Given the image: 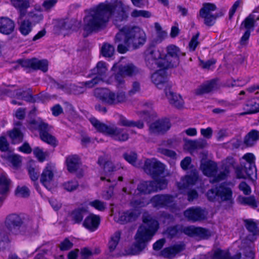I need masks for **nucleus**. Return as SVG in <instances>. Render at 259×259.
I'll return each instance as SVG.
<instances>
[{
	"label": "nucleus",
	"instance_id": "052dcab7",
	"mask_svg": "<svg viewBox=\"0 0 259 259\" xmlns=\"http://www.w3.org/2000/svg\"><path fill=\"white\" fill-rule=\"evenodd\" d=\"M89 204L100 211H103L106 208V204L99 200L91 201L90 202Z\"/></svg>",
	"mask_w": 259,
	"mask_h": 259
},
{
	"label": "nucleus",
	"instance_id": "f03ea898",
	"mask_svg": "<svg viewBox=\"0 0 259 259\" xmlns=\"http://www.w3.org/2000/svg\"><path fill=\"white\" fill-rule=\"evenodd\" d=\"M116 38L117 41L123 42L118 45V52L124 54L130 48L135 50L143 46L146 41V35L144 31L138 26L126 25L119 28Z\"/></svg>",
	"mask_w": 259,
	"mask_h": 259
},
{
	"label": "nucleus",
	"instance_id": "ea45409f",
	"mask_svg": "<svg viewBox=\"0 0 259 259\" xmlns=\"http://www.w3.org/2000/svg\"><path fill=\"white\" fill-rule=\"evenodd\" d=\"M11 181L9 179L7 175L3 172L0 175V194H7L10 190Z\"/></svg>",
	"mask_w": 259,
	"mask_h": 259
},
{
	"label": "nucleus",
	"instance_id": "9d476101",
	"mask_svg": "<svg viewBox=\"0 0 259 259\" xmlns=\"http://www.w3.org/2000/svg\"><path fill=\"white\" fill-rule=\"evenodd\" d=\"M140 70L133 63H128L124 65H119L118 72L114 78V85L117 88L122 89L124 87L123 77L125 76H133L137 75Z\"/></svg>",
	"mask_w": 259,
	"mask_h": 259
},
{
	"label": "nucleus",
	"instance_id": "bf43d9fd",
	"mask_svg": "<svg viewBox=\"0 0 259 259\" xmlns=\"http://www.w3.org/2000/svg\"><path fill=\"white\" fill-rule=\"evenodd\" d=\"M33 152L35 156L40 162L44 161L46 159V156L48 155L47 152H44L42 150L40 149L39 147L34 148Z\"/></svg>",
	"mask_w": 259,
	"mask_h": 259
},
{
	"label": "nucleus",
	"instance_id": "338daca9",
	"mask_svg": "<svg viewBox=\"0 0 259 259\" xmlns=\"http://www.w3.org/2000/svg\"><path fill=\"white\" fill-rule=\"evenodd\" d=\"M178 232V227L173 226L168 228L165 233L168 237L171 238L176 236Z\"/></svg>",
	"mask_w": 259,
	"mask_h": 259
},
{
	"label": "nucleus",
	"instance_id": "5fc2aeb1",
	"mask_svg": "<svg viewBox=\"0 0 259 259\" xmlns=\"http://www.w3.org/2000/svg\"><path fill=\"white\" fill-rule=\"evenodd\" d=\"M78 187V183L75 180L68 181L63 184L64 188L68 192L75 190Z\"/></svg>",
	"mask_w": 259,
	"mask_h": 259
},
{
	"label": "nucleus",
	"instance_id": "f257e3e1",
	"mask_svg": "<svg viewBox=\"0 0 259 259\" xmlns=\"http://www.w3.org/2000/svg\"><path fill=\"white\" fill-rule=\"evenodd\" d=\"M113 11V5L107 2L100 3L87 12L83 21L82 29L87 34L103 28Z\"/></svg>",
	"mask_w": 259,
	"mask_h": 259
},
{
	"label": "nucleus",
	"instance_id": "0eeeda50",
	"mask_svg": "<svg viewBox=\"0 0 259 259\" xmlns=\"http://www.w3.org/2000/svg\"><path fill=\"white\" fill-rule=\"evenodd\" d=\"M51 126L45 122L41 118H37L32 119L29 122L28 128L31 131H38L41 140L44 142L53 146L57 145L55 138L50 134L49 132Z\"/></svg>",
	"mask_w": 259,
	"mask_h": 259
},
{
	"label": "nucleus",
	"instance_id": "a211bd4d",
	"mask_svg": "<svg viewBox=\"0 0 259 259\" xmlns=\"http://www.w3.org/2000/svg\"><path fill=\"white\" fill-rule=\"evenodd\" d=\"M185 217L190 221H200L206 218L205 211L199 207H191L184 211Z\"/></svg>",
	"mask_w": 259,
	"mask_h": 259
},
{
	"label": "nucleus",
	"instance_id": "b1692460",
	"mask_svg": "<svg viewBox=\"0 0 259 259\" xmlns=\"http://www.w3.org/2000/svg\"><path fill=\"white\" fill-rule=\"evenodd\" d=\"M184 249L185 244L184 243L176 244L173 246L165 248L161 251V254L162 256L165 258L171 259L176 254L184 250Z\"/></svg>",
	"mask_w": 259,
	"mask_h": 259
},
{
	"label": "nucleus",
	"instance_id": "3c124183",
	"mask_svg": "<svg viewBox=\"0 0 259 259\" xmlns=\"http://www.w3.org/2000/svg\"><path fill=\"white\" fill-rule=\"evenodd\" d=\"M9 135L12 140L16 142H21L23 139L22 133L17 128H15L12 131H10Z\"/></svg>",
	"mask_w": 259,
	"mask_h": 259
},
{
	"label": "nucleus",
	"instance_id": "f704fd0d",
	"mask_svg": "<svg viewBox=\"0 0 259 259\" xmlns=\"http://www.w3.org/2000/svg\"><path fill=\"white\" fill-rule=\"evenodd\" d=\"M259 141V131L253 129L250 130L244 137L243 143L247 147L254 146Z\"/></svg>",
	"mask_w": 259,
	"mask_h": 259
},
{
	"label": "nucleus",
	"instance_id": "c85d7f7f",
	"mask_svg": "<svg viewBox=\"0 0 259 259\" xmlns=\"http://www.w3.org/2000/svg\"><path fill=\"white\" fill-rule=\"evenodd\" d=\"M198 179L197 171L194 170L189 175L185 176L181 179L178 184V187L180 189L188 188L190 186L193 185Z\"/></svg>",
	"mask_w": 259,
	"mask_h": 259
},
{
	"label": "nucleus",
	"instance_id": "a19ab883",
	"mask_svg": "<svg viewBox=\"0 0 259 259\" xmlns=\"http://www.w3.org/2000/svg\"><path fill=\"white\" fill-rule=\"evenodd\" d=\"M124 158L130 164L136 167H142V163L137 158V154L133 151L127 152L123 154Z\"/></svg>",
	"mask_w": 259,
	"mask_h": 259
},
{
	"label": "nucleus",
	"instance_id": "58836bf2",
	"mask_svg": "<svg viewBox=\"0 0 259 259\" xmlns=\"http://www.w3.org/2000/svg\"><path fill=\"white\" fill-rule=\"evenodd\" d=\"M87 214V210L85 208H78L73 210L71 213V220L73 224H80L82 222L84 216Z\"/></svg>",
	"mask_w": 259,
	"mask_h": 259
},
{
	"label": "nucleus",
	"instance_id": "1a4fd4ad",
	"mask_svg": "<svg viewBox=\"0 0 259 259\" xmlns=\"http://www.w3.org/2000/svg\"><path fill=\"white\" fill-rule=\"evenodd\" d=\"M207 197L208 199L211 201H230L232 198V191L230 188L221 184L208 190L207 193Z\"/></svg>",
	"mask_w": 259,
	"mask_h": 259
},
{
	"label": "nucleus",
	"instance_id": "f3484780",
	"mask_svg": "<svg viewBox=\"0 0 259 259\" xmlns=\"http://www.w3.org/2000/svg\"><path fill=\"white\" fill-rule=\"evenodd\" d=\"M174 197L170 195H156L151 199V203L154 207L158 209L171 206Z\"/></svg>",
	"mask_w": 259,
	"mask_h": 259
},
{
	"label": "nucleus",
	"instance_id": "aec40b11",
	"mask_svg": "<svg viewBox=\"0 0 259 259\" xmlns=\"http://www.w3.org/2000/svg\"><path fill=\"white\" fill-rule=\"evenodd\" d=\"M107 69L106 68V63L104 62L100 61L98 62L93 70L92 75L99 77L100 80L105 82L107 84H111L113 82L111 77L108 78L106 75Z\"/></svg>",
	"mask_w": 259,
	"mask_h": 259
},
{
	"label": "nucleus",
	"instance_id": "a18cd8bd",
	"mask_svg": "<svg viewBox=\"0 0 259 259\" xmlns=\"http://www.w3.org/2000/svg\"><path fill=\"white\" fill-rule=\"evenodd\" d=\"M245 226L247 230L252 234L255 236L258 234L259 230H258L257 224L252 220H244Z\"/></svg>",
	"mask_w": 259,
	"mask_h": 259
},
{
	"label": "nucleus",
	"instance_id": "49530a36",
	"mask_svg": "<svg viewBox=\"0 0 259 259\" xmlns=\"http://www.w3.org/2000/svg\"><path fill=\"white\" fill-rule=\"evenodd\" d=\"M15 85H9L7 88L1 87L0 88V97L3 96H7L10 97H16L17 90L12 89Z\"/></svg>",
	"mask_w": 259,
	"mask_h": 259
},
{
	"label": "nucleus",
	"instance_id": "6e6552de",
	"mask_svg": "<svg viewBox=\"0 0 259 259\" xmlns=\"http://www.w3.org/2000/svg\"><path fill=\"white\" fill-rule=\"evenodd\" d=\"M146 66L151 70L163 68V57L159 51L153 45H150L144 52Z\"/></svg>",
	"mask_w": 259,
	"mask_h": 259
},
{
	"label": "nucleus",
	"instance_id": "e2e57ef3",
	"mask_svg": "<svg viewBox=\"0 0 259 259\" xmlns=\"http://www.w3.org/2000/svg\"><path fill=\"white\" fill-rule=\"evenodd\" d=\"M199 36V33H197L195 35H193L189 42V46L190 48V50L192 51H194L197 45L199 44L198 42V37Z\"/></svg>",
	"mask_w": 259,
	"mask_h": 259
},
{
	"label": "nucleus",
	"instance_id": "cd10ccee",
	"mask_svg": "<svg viewBox=\"0 0 259 259\" xmlns=\"http://www.w3.org/2000/svg\"><path fill=\"white\" fill-rule=\"evenodd\" d=\"M166 68H158L157 70L151 75L152 81L158 88H161L165 83L166 79Z\"/></svg>",
	"mask_w": 259,
	"mask_h": 259
},
{
	"label": "nucleus",
	"instance_id": "603ef678",
	"mask_svg": "<svg viewBox=\"0 0 259 259\" xmlns=\"http://www.w3.org/2000/svg\"><path fill=\"white\" fill-rule=\"evenodd\" d=\"M128 136L121 129L114 128V140L124 141L128 139Z\"/></svg>",
	"mask_w": 259,
	"mask_h": 259
},
{
	"label": "nucleus",
	"instance_id": "2eb2a0df",
	"mask_svg": "<svg viewBox=\"0 0 259 259\" xmlns=\"http://www.w3.org/2000/svg\"><path fill=\"white\" fill-rule=\"evenodd\" d=\"M170 126L171 124L168 119H159L149 124V131L151 134L162 135L169 130Z\"/></svg>",
	"mask_w": 259,
	"mask_h": 259
},
{
	"label": "nucleus",
	"instance_id": "c756f323",
	"mask_svg": "<svg viewBox=\"0 0 259 259\" xmlns=\"http://www.w3.org/2000/svg\"><path fill=\"white\" fill-rule=\"evenodd\" d=\"M166 96L170 104L177 108H180L184 105V101L180 95L174 93L170 89H165Z\"/></svg>",
	"mask_w": 259,
	"mask_h": 259
},
{
	"label": "nucleus",
	"instance_id": "72a5a7b5",
	"mask_svg": "<svg viewBox=\"0 0 259 259\" xmlns=\"http://www.w3.org/2000/svg\"><path fill=\"white\" fill-rule=\"evenodd\" d=\"M98 163L101 166H103L105 172H109V175L107 174L105 177H101L102 180H107V182H111V178L112 176V171L113 170V167L112 165L111 162L106 160L103 157H100L98 160Z\"/></svg>",
	"mask_w": 259,
	"mask_h": 259
},
{
	"label": "nucleus",
	"instance_id": "79ce46f5",
	"mask_svg": "<svg viewBox=\"0 0 259 259\" xmlns=\"http://www.w3.org/2000/svg\"><path fill=\"white\" fill-rule=\"evenodd\" d=\"M237 200L239 204L242 205H248L253 208L257 207V201L253 195L249 197L240 195L238 197Z\"/></svg>",
	"mask_w": 259,
	"mask_h": 259
},
{
	"label": "nucleus",
	"instance_id": "864d4df0",
	"mask_svg": "<svg viewBox=\"0 0 259 259\" xmlns=\"http://www.w3.org/2000/svg\"><path fill=\"white\" fill-rule=\"evenodd\" d=\"M101 81L98 76H94L91 80L86 81H83L80 82V84L82 85H84L85 89L92 88L94 86L98 84Z\"/></svg>",
	"mask_w": 259,
	"mask_h": 259
},
{
	"label": "nucleus",
	"instance_id": "20e7f679",
	"mask_svg": "<svg viewBox=\"0 0 259 259\" xmlns=\"http://www.w3.org/2000/svg\"><path fill=\"white\" fill-rule=\"evenodd\" d=\"M234 160L233 158H227L223 163L222 170L218 173V166L215 162L211 160L202 162L200 168L203 174L211 178L210 183H217L226 179L230 171V168L233 166Z\"/></svg>",
	"mask_w": 259,
	"mask_h": 259
},
{
	"label": "nucleus",
	"instance_id": "8fccbe9b",
	"mask_svg": "<svg viewBox=\"0 0 259 259\" xmlns=\"http://www.w3.org/2000/svg\"><path fill=\"white\" fill-rule=\"evenodd\" d=\"M32 24L28 20H23L20 23L19 30L24 35H27L32 30Z\"/></svg>",
	"mask_w": 259,
	"mask_h": 259
},
{
	"label": "nucleus",
	"instance_id": "412c9836",
	"mask_svg": "<svg viewBox=\"0 0 259 259\" xmlns=\"http://www.w3.org/2000/svg\"><path fill=\"white\" fill-rule=\"evenodd\" d=\"M54 177V167L48 164L44 169L40 177V183L47 188H51Z\"/></svg>",
	"mask_w": 259,
	"mask_h": 259
},
{
	"label": "nucleus",
	"instance_id": "37998d69",
	"mask_svg": "<svg viewBox=\"0 0 259 259\" xmlns=\"http://www.w3.org/2000/svg\"><path fill=\"white\" fill-rule=\"evenodd\" d=\"M216 85V82L212 80L206 83L200 85L196 90L195 93L197 95H200L211 92Z\"/></svg>",
	"mask_w": 259,
	"mask_h": 259
},
{
	"label": "nucleus",
	"instance_id": "423d86ee",
	"mask_svg": "<svg viewBox=\"0 0 259 259\" xmlns=\"http://www.w3.org/2000/svg\"><path fill=\"white\" fill-rule=\"evenodd\" d=\"M235 172L238 179H246L256 176L254 155L250 153L245 154L242 158L240 165L236 167Z\"/></svg>",
	"mask_w": 259,
	"mask_h": 259
},
{
	"label": "nucleus",
	"instance_id": "0e129e2a",
	"mask_svg": "<svg viewBox=\"0 0 259 259\" xmlns=\"http://www.w3.org/2000/svg\"><path fill=\"white\" fill-rule=\"evenodd\" d=\"M153 182L155 183L156 191H157L158 189L162 190L165 188L167 184L166 179L164 178L158 179Z\"/></svg>",
	"mask_w": 259,
	"mask_h": 259
},
{
	"label": "nucleus",
	"instance_id": "5701e85b",
	"mask_svg": "<svg viewBox=\"0 0 259 259\" xmlns=\"http://www.w3.org/2000/svg\"><path fill=\"white\" fill-rule=\"evenodd\" d=\"M95 97L108 104H113V93L107 88H97L94 91Z\"/></svg>",
	"mask_w": 259,
	"mask_h": 259
},
{
	"label": "nucleus",
	"instance_id": "2f4dec72",
	"mask_svg": "<svg viewBox=\"0 0 259 259\" xmlns=\"http://www.w3.org/2000/svg\"><path fill=\"white\" fill-rule=\"evenodd\" d=\"M11 2L12 5L18 11L20 19L26 15L27 9L30 6L29 0H11Z\"/></svg>",
	"mask_w": 259,
	"mask_h": 259
},
{
	"label": "nucleus",
	"instance_id": "4d7b16f0",
	"mask_svg": "<svg viewBox=\"0 0 259 259\" xmlns=\"http://www.w3.org/2000/svg\"><path fill=\"white\" fill-rule=\"evenodd\" d=\"M133 17H142L144 18H150L151 16V13L145 10H134L131 13Z\"/></svg>",
	"mask_w": 259,
	"mask_h": 259
},
{
	"label": "nucleus",
	"instance_id": "6e6d98bb",
	"mask_svg": "<svg viewBox=\"0 0 259 259\" xmlns=\"http://www.w3.org/2000/svg\"><path fill=\"white\" fill-rule=\"evenodd\" d=\"M195 236H199L203 238H207L211 236V232L209 230L201 228L196 227Z\"/></svg>",
	"mask_w": 259,
	"mask_h": 259
},
{
	"label": "nucleus",
	"instance_id": "7ed1b4c3",
	"mask_svg": "<svg viewBox=\"0 0 259 259\" xmlns=\"http://www.w3.org/2000/svg\"><path fill=\"white\" fill-rule=\"evenodd\" d=\"M144 225L138 229L135 236L136 242L131 247V253H140L147 246L158 229V222L150 215L143 217Z\"/></svg>",
	"mask_w": 259,
	"mask_h": 259
},
{
	"label": "nucleus",
	"instance_id": "4c0bfd02",
	"mask_svg": "<svg viewBox=\"0 0 259 259\" xmlns=\"http://www.w3.org/2000/svg\"><path fill=\"white\" fill-rule=\"evenodd\" d=\"M73 21L69 19L61 20L55 26V30L59 34H66V31L72 29Z\"/></svg>",
	"mask_w": 259,
	"mask_h": 259
},
{
	"label": "nucleus",
	"instance_id": "6ab92c4d",
	"mask_svg": "<svg viewBox=\"0 0 259 259\" xmlns=\"http://www.w3.org/2000/svg\"><path fill=\"white\" fill-rule=\"evenodd\" d=\"M89 121L98 132L107 136L113 135V127L112 124L103 123L94 117H91Z\"/></svg>",
	"mask_w": 259,
	"mask_h": 259
},
{
	"label": "nucleus",
	"instance_id": "c9c22d12",
	"mask_svg": "<svg viewBox=\"0 0 259 259\" xmlns=\"http://www.w3.org/2000/svg\"><path fill=\"white\" fill-rule=\"evenodd\" d=\"M116 115L117 118L118 119L117 124L120 125L127 127L135 126L140 129L144 127V125L142 121L138 120L137 121H135L133 120H129L122 115L117 114Z\"/></svg>",
	"mask_w": 259,
	"mask_h": 259
},
{
	"label": "nucleus",
	"instance_id": "13d9d810",
	"mask_svg": "<svg viewBox=\"0 0 259 259\" xmlns=\"http://www.w3.org/2000/svg\"><path fill=\"white\" fill-rule=\"evenodd\" d=\"M15 193L16 195L24 198L27 197L30 195L29 190L26 186L17 187Z\"/></svg>",
	"mask_w": 259,
	"mask_h": 259
},
{
	"label": "nucleus",
	"instance_id": "7c9ffc66",
	"mask_svg": "<svg viewBox=\"0 0 259 259\" xmlns=\"http://www.w3.org/2000/svg\"><path fill=\"white\" fill-rule=\"evenodd\" d=\"M244 112L241 115L255 113L259 111V98H254L248 100L243 106Z\"/></svg>",
	"mask_w": 259,
	"mask_h": 259
},
{
	"label": "nucleus",
	"instance_id": "473e14b6",
	"mask_svg": "<svg viewBox=\"0 0 259 259\" xmlns=\"http://www.w3.org/2000/svg\"><path fill=\"white\" fill-rule=\"evenodd\" d=\"M14 22L8 17L0 18V32L10 34L14 29Z\"/></svg>",
	"mask_w": 259,
	"mask_h": 259
},
{
	"label": "nucleus",
	"instance_id": "bb28decb",
	"mask_svg": "<svg viewBox=\"0 0 259 259\" xmlns=\"http://www.w3.org/2000/svg\"><path fill=\"white\" fill-rule=\"evenodd\" d=\"M155 191H156L155 182L153 181H144L138 185L135 194L136 195L147 194Z\"/></svg>",
	"mask_w": 259,
	"mask_h": 259
},
{
	"label": "nucleus",
	"instance_id": "69168bd1",
	"mask_svg": "<svg viewBox=\"0 0 259 259\" xmlns=\"http://www.w3.org/2000/svg\"><path fill=\"white\" fill-rule=\"evenodd\" d=\"M73 246V243L70 242L68 238H65L61 242L59 245V248L61 250H67Z\"/></svg>",
	"mask_w": 259,
	"mask_h": 259
},
{
	"label": "nucleus",
	"instance_id": "a878e982",
	"mask_svg": "<svg viewBox=\"0 0 259 259\" xmlns=\"http://www.w3.org/2000/svg\"><path fill=\"white\" fill-rule=\"evenodd\" d=\"M100 223V217L98 215L91 214L85 218L82 222V225L90 231L94 232L98 228Z\"/></svg>",
	"mask_w": 259,
	"mask_h": 259
},
{
	"label": "nucleus",
	"instance_id": "39448f33",
	"mask_svg": "<svg viewBox=\"0 0 259 259\" xmlns=\"http://www.w3.org/2000/svg\"><path fill=\"white\" fill-rule=\"evenodd\" d=\"M5 224L10 233L14 235L24 234L32 227V221L27 220L17 213L7 215Z\"/></svg>",
	"mask_w": 259,
	"mask_h": 259
},
{
	"label": "nucleus",
	"instance_id": "ddd939ff",
	"mask_svg": "<svg viewBox=\"0 0 259 259\" xmlns=\"http://www.w3.org/2000/svg\"><path fill=\"white\" fill-rule=\"evenodd\" d=\"M131 205L135 209L127 211L121 214L119 221L122 224L135 221L140 214L138 208L145 206V203L139 199H133L131 202Z\"/></svg>",
	"mask_w": 259,
	"mask_h": 259
},
{
	"label": "nucleus",
	"instance_id": "dca6fc26",
	"mask_svg": "<svg viewBox=\"0 0 259 259\" xmlns=\"http://www.w3.org/2000/svg\"><path fill=\"white\" fill-rule=\"evenodd\" d=\"M19 63L23 67L39 69L44 72L48 69V62L46 60H39L36 58H32L20 60Z\"/></svg>",
	"mask_w": 259,
	"mask_h": 259
},
{
	"label": "nucleus",
	"instance_id": "e433bc0d",
	"mask_svg": "<svg viewBox=\"0 0 259 259\" xmlns=\"http://www.w3.org/2000/svg\"><path fill=\"white\" fill-rule=\"evenodd\" d=\"M66 163L68 170L70 172H74L79 167L80 161L77 155H73L66 158Z\"/></svg>",
	"mask_w": 259,
	"mask_h": 259
},
{
	"label": "nucleus",
	"instance_id": "9b49d317",
	"mask_svg": "<svg viewBox=\"0 0 259 259\" xmlns=\"http://www.w3.org/2000/svg\"><path fill=\"white\" fill-rule=\"evenodd\" d=\"M166 53L163 56V68H169L177 66L179 63L180 57L185 55L181 53L180 49L176 46L170 45L166 48Z\"/></svg>",
	"mask_w": 259,
	"mask_h": 259
},
{
	"label": "nucleus",
	"instance_id": "4468645a",
	"mask_svg": "<svg viewBox=\"0 0 259 259\" xmlns=\"http://www.w3.org/2000/svg\"><path fill=\"white\" fill-rule=\"evenodd\" d=\"M217 7L213 4L205 3L203 4V7L200 10V16L204 19V24L208 26H212L216 19L219 16L215 15L211 13L212 11L216 10Z\"/></svg>",
	"mask_w": 259,
	"mask_h": 259
},
{
	"label": "nucleus",
	"instance_id": "de8ad7c7",
	"mask_svg": "<svg viewBox=\"0 0 259 259\" xmlns=\"http://www.w3.org/2000/svg\"><path fill=\"white\" fill-rule=\"evenodd\" d=\"M16 97L18 99H21L27 102H32L33 97L30 91H24L21 89L17 90Z\"/></svg>",
	"mask_w": 259,
	"mask_h": 259
},
{
	"label": "nucleus",
	"instance_id": "680f3d73",
	"mask_svg": "<svg viewBox=\"0 0 259 259\" xmlns=\"http://www.w3.org/2000/svg\"><path fill=\"white\" fill-rule=\"evenodd\" d=\"M28 172L31 180L32 181H36L39 177V171L37 169L29 166L28 168Z\"/></svg>",
	"mask_w": 259,
	"mask_h": 259
},
{
	"label": "nucleus",
	"instance_id": "c03bdc74",
	"mask_svg": "<svg viewBox=\"0 0 259 259\" xmlns=\"http://www.w3.org/2000/svg\"><path fill=\"white\" fill-rule=\"evenodd\" d=\"M255 21L254 15L251 14L242 22L240 28H244L246 30H253Z\"/></svg>",
	"mask_w": 259,
	"mask_h": 259
},
{
	"label": "nucleus",
	"instance_id": "4be33fe9",
	"mask_svg": "<svg viewBox=\"0 0 259 259\" xmlns=\"http://www.w3.org/2000/svg\"><path fill=\"white\" fill-rule=\"evenodd\" d=\"M254 253L250 249L246 250L245 257L242 258L239 253L234 257H231L229 253L222 250H217L214 252L212 259H254Z\"/></svg>",
	"mask_w": 259,
	"mask_h": 259
},
{
	"label": "nucleus",
	"instance_id": "09e8293b",
	"mask_svg": "<svg viewBox=\"0 0 259 259\" xmlns=\"http://www.w3.org/2000/svg\"><path fill=\"white\" fill-rule=\"evenodd\" d=\"M101 53L106 58H111L113 55V46L108 43H104L101 48Z\"/></svg>",
	"mask_w": 259,
	"mask_h": 259
},
{
	"label": "nucleus",
	"instance_id": "393cba45",
	"mask_svg": "<svg viewBox=\"0 0 259 259\" xmlns=\"http://www.w3.org/2000/svg\"><path fill=\"white\" fill-rule=\"evenodd\" d=\"M127 17V14L122 3L117 0L114 1V21H125Z\"/></svg>",
	"mask_w": 259,
	"mask_h": 259
},
{
	"label": "nucleus",
	"instance_id": "774afa93",
	"mask_svg": "<svg viewBox=\"0 0 259 259\" xmlns=\"http://www.w3.org/2000/svg\"><path fill=\"white\" fill-rule=\"evenodd\" d=\"M239 188L245 195H249L251 193V188L250 186L245 182H242L240 183L239 185Z\"/></svg>",
	"mask_w": 259,
	"mask_h": 259
},
{
	"label": "nucleus",
	"instance_id": "f8f14e48",
	"mask_svg": "<svg viewBox=\"0 0 259 259\" xmlns=\"http://www.w3.org/2000/svg\"><path fill=\"white\" fill-rule=\"evenodd\" d=\"M142 167L144 171L154 179L162 174L164 170V165L155 158L146 159Z\"/></svg>",
	"mask_w": 259,
	"mask_h": 259
}]
</instances>
